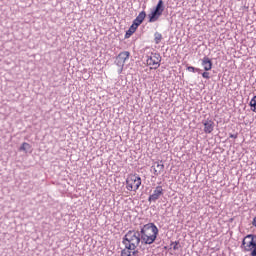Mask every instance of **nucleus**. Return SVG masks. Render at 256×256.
I'll return each instance as SVG.
<instances>
[{"instance_id": "obj_1", "label": "nucleus", "mask_w": 256, "mask_h": 256, "mask_svg": "<svg viewBox=\"0 0 256 256\" xmlns=\"http://www.w3.org/2000/svg\"><path fill=\"white\" fill-rule=\"evenodd\" d=\"M140 239H142V245H153L154 241H157L159 235V228L155 223H148L141 227L139 231Z\"/></svg>"}, {"instance_id": "obj_2", "label": "nucleus", "mask_w": 256, "mask_h": 256, "mask_svg": "<svg viewBox=\"0 0 256 256\" xmlns=\"http://www.w3.org/2000/svg\"><path fill=\"white\" fill-rule=\"evenodd\" d=\"M125 249H137L142 243L141 234L137 230H129L122 238Z\"/></svg>"}, {"instance_id": "obj_3", "label": "nucleus", "mask_w": 256, "mask_h": 256, "mask_svg": "<svg viewBox=\"0 0 256 256\" xmlns=\"http://www.w3.org/2000/svg\"><path fill=\"white\" fill-rule=\"evenodd\" d=\"M141 187V178L137 174H131L126 179V188L128 191H138Z\"/></svg>"}, {"instance_id": "obj_4", "label": "nucleus", "mask_w": 256, "mask_h": 256, "mask_svg": "<svg viewBox=\"0 0 256 256\" xmlns=\"http://www.w3.org/2000/svg\"><path fill=\"white\" fill-rule=\"evenodd\" d=\"M131 57V53L129 51L120 52L115 59V65L119 67L118 73H123V67H125V61Z\"/></svg>"}, {"instance_id": "obj_5", "label": "nucleus", "mask_w": 256, "mask_h": 256, "mask_svg": "<svg viewBox=\"0 0 256 256\" xmlns=\"http://www.w3.org/2000/svg\"><path fill=\"white\" fill-rule=\"evenodd\" d=\"M256 244V235L255 234H248L244 239L242 240L241 249H244V251H252L253 246Z\"/></svg>"}, {"instance_id": "obj_6", "label": "nucleus", "mask_w": 256, "mask_h": 256, "mask_svg": "<svg viewBox=\"0 0 256 256\" xmlns=\"http://www.w3.org/2000/svg\"><path fill=\"white\" fill-rule=\"evenodd\" d=\"M146 63L149 66H154V69H159L161 67V54L151 52L150 55L146 56Z\"/></svg>"}, {"instance_id": "obj_7", "label": "nucleus", "mask_w": 256, "mask_h": 256, "mask_svg": "<svg viewBox=\"0 0 256 256\" xmlns=\"http://www.w3.org/2000/svg\"><path fill=\"white\" fill-rule=\"evenodd\" d=\"M163 186H157L153 193L148 197L149 203H157L158 199L163 197Z\"/></svg>"}, {"instance_id": "obj_8", "label": "nucleus", "mask_w": 256, "mask_h": 256, "mask_svg": "<svg viewBox=\"0 0 256 256\" xmlns=\"http://www.w3.org/2000/svg\"><path fill=\"white\" fill-rule=\"evenodd\" d=\"M152 169H154V175L156 177H159L163 171H165V165L163 164V161L160 162H154L152 165Z\"/></svg>"}, {"instance_id": "obj_9", "label": "nucleus", "mask_w": 256, "mask_h": 256, "mask_svg": "<svg viewBox=\"0 0 256 256\" xmlns=\"http://www.w3.org/2000/svg\"><path fill=\"white\" fill-rule=\"evenodd\" d=\"M202 124L204 125V133H213V130L215 129V122H213V120H204Z\"/></svg>"}, {"instance_id": "obj_10", "label": "nucleus", "mask_w": 256, "mask_h": 256, "mask_svg": "<svg viewBox=\"0 0 256 256\" xmlns=\"http://www.w3.org/2000/svg\"><path fill=\"white\" fill-rule=\"evenodd\" d=\"M201 65L204 67V71H211V69H213V61L207 56L202 59Z\"/></svg>"}, {"instance_id": "obj_11", "label": "nucleus", "mask_w": 256, "mask_h": 256, "mask_svg": "<svg viewBox=\"0 0 256 256\" xmlns=\"http://www.w3.org/2000/svg\"><path fill=\"white\" fill-rule=\"evenodd\" d=\"M138 253H139V250L137 249L124 248L121 251V256H137Z\"/></svg>"}, {"instance_id": "obj_12", "label": "nucleus", "mask_w": 256, "mask_h": 256, "mask_svg": "<svg viewBox=\"0 0 256 256\" xmlns=\"http://www.w3.org/2000/svg\"><path fill=\"white\" fill-rule=\"evenodd\" d=\"M155 13H158V15H163V12L165 11V4L163 0H159L156 7L153 10Z\"/></svg>"}, {"instance_id": "obj_13", "label": "nucleus", "mask_w": 256, "mask_h": 256, "mask_svg": "<svg viewBox=\"0 0 256 256\" xmlns=\"http://www.w3.org/2000/svg\"><path fill=\"white\" fill-rule=\"evenodd\" d=\"M159 17H161V15L157 12H154V10L148 15V22L149 23H155V21H159Z\"/></svg>"}, {"instance_id": "obj_14", "label": "nucleus", "mask_w": 256, "mask_h": 256, "mask_svg": "<svg viewBox=\"0 0 256 256\" xmlns=\"http://www.w3.org/2000/svg\"><path fill=\"white\" fill-rule=\"evenodd\" d=\"M135 31H137V27H135L134 25H131L130 28L126 31L125 39H129V37H131V35H133Z\"/></svg>"}, {"instance_id": "obj_15", "label": "nucleus", "mask_w": 256, "mask_h": 256, "mask_svg": "<svg viewBox=\"0 0 256 256\" xmlns=\"http://www.w3.org/2000/svg\"><path fill=\"white\" fill-rule=\"evenodd\" d=\"M162 39H163V35L159 32H155L154 41H155L156 45H159L161 43Z\"/></svg>"}, {"instance_id": "obj_16", "label": "nucleus", "mask_w": 256, "mask_h": 256, "mask_svg": "<svg viewBox=\"0 0 256 256\" xmlns=\"http://www.w3.org/2000/svg\"><path fill=\"white\" fill-rule=\"evenodd\" d=\"M29 149H31V145L27 142L22 143L21 147H20V151H25V153H27V151H29Z\"/></svg>"}, {"instance_id": "obj_17", "label": "nucleus", "mask_w": 256, "mask_h": 256, "mask_svg": "<svg viewBox=\"0 0 256 256\" xmlns=\"http://www.w3.org/2000/svg\"><path fill=\"white\" fill-rule=\"evenodd\" d=\"M250 107H251V111H253L254 113H256V96H254L251 101H250Z\"/></svg>"}, {"instance_id": "obj_18", "label": "nucleus", "mask_w": 256, "mask_h": 256, "mask_svg": "<svg viewBox=\"0 0 256 256\" xmlns=\"http://www.w3.org/2000/svg\"><path fill=\"white\" fill-rule=\"evenodd\" d=\"M145 17H147V13L145 11H142L139 13L136 19L143 23V21H145Z\"/></svg>"}, {"instance_id": "obj_19", "label": "nucleus", "mask_w": 256, "mask_h": 256, "mask_svg": "<svg viewBox=\"0 0 256 256\" xmlns=\"http://www.w3.org/2000/svg\"><path fill=\"white\" fill-rule=\"evenodd\" d=\"M187 71H190V72H192V73H201V69L195 68V67H193V66H188V67H187Z\"/></svg>"}, {"instance_id": "obj_20", "label": "nucleus", "mask_w": 256, "mask_h": 256, "mask_svg": "<svg viewBox=\"0 0 256 256\" xmlns=\"http://www.w3.org/2000/svg\"><path fill=\"white\" fill-rule=\"evenodd\" d=\"M141 23H143V22H140L138 18H135V19L133 20L132 25H133L134 27H136V29H137V28L139 27V25H141Z\"/></svg>"}, {"instance_id": "obj_21", "label": "nucleus", "mask_w": 256, "mask_h": 256, "mask_svg": "<svg viewBox=\"0 0 256 256\" xmlns=\"http://www.w3.org/2000/svg\"><path fill=\"white\" fill-rule=\"evenodd\" d=\"M171 245L173 246V250L174 251H178L179 249V242L175 241V242H172Z\"/></svg>"}, {"instance_id": "obj_22", "label": "nucleus", "mask_w": 256, "mask_h": 256, "mask_svg": "<svg viewBox=\"0 0 256 256\" xmlns=\"http://www.w3.org/2000/svg\"><path fill=\"white\" fill-rule=\"evenodd\" d=\"M202 77H203V79H211V76H209V72H203L202 73Z\"/></svg>"}, {"instance_id": "obj_23", "label": "nucleus", "mask_w": 256, "mask_h": 256, "mask_svg": "<svg viewBox=\"0 0 256 256\" xmlns=\"http://www.w3.org/2000/svg\"><path fill=\"white\" fill-rule=\"evenodd\" d=\"M250 251H251L250 253L251 256H256V243L254 244V246L252 247V250Z\"/></svg>"}, {"instance_id": "obj_24", "label": "nucleus", "mask_w": 256, "mask_h": 256, "mask_svg": "<svg viewBox=\"0 0 256 256\" xmlns=\"http://www.w3.org/2000/svg\"><path fill=\"white\" fill-rule=\"evenodd\" d=\"M229 137H230V139H237L238 134L237 133L236 134H230Z\"/></svg>"}, {"instance_id": "obj_25", "label": "nucleus", "mask_w": 256, "mask_h": 256, "mask_svg": "<svg viewBox=\"0 0 256 256\" xmlns=\"http://www.w3.org/2000/svg\"><path fill=\"white\" fill-rule=\"evenodd\" d=\"M252 225H253V227L256 228V216L253 218Z\"/></svg>"}]
</instances>
